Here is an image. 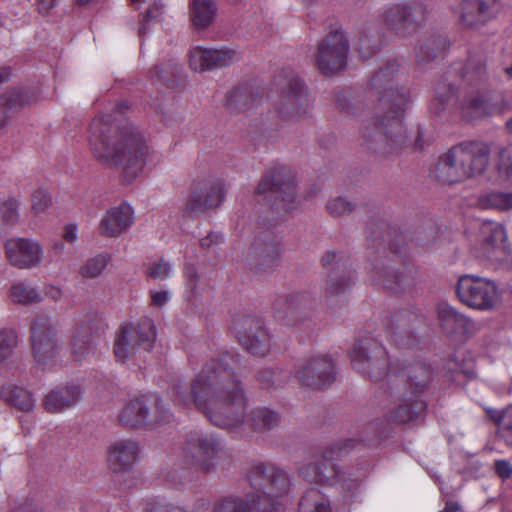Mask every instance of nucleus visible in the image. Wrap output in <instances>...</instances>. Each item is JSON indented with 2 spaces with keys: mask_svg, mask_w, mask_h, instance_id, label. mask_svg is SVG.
Returning <instances> with one entry per match:
<instances>
[{
  "mask_svg": "<svg viewBox=\"0 0 512 512\" xmlns=\"http://www.w3.org/2000/svg\"><path fill=\"white\" fill-rule=\"evenodd\" d=\"M238 357L223 353L219 359L206 363L188 391L178 383L175 394L185 406L203 411L218 427L236 428L247 417L248 397L242 382L235 376Z\"/></svg>",
  "mask_w": 512,
  "mask_h": 512,
  "instance_id": "f257e3e1",
  "label": "nucleus"
},
{
  "mask_svg": "<svg viewBox=\"0 0 512 512\" xmlns=\"http://www.w3.org/2000/svg\"><path fill=\"white\" fill-rule=\"evenodd\" d=\"M405 79L399 73L395 60H388L371 79V87L378 94L380 105L387 109L386 114L378 116L362 134L367 147L376 153L389 155L410 145V136L401 119L409 102Z\"/></svg>",
  "mask_w": 512,
  "mask_h": 512,
  "instance_id": "f03ea898",
  "label": "nucleus"
},
{
  "mask_svg": "<svg viewBox=\"0 0 512 512\" xmlns=\"http://www.w3.org/2000/svg\"><path fill=\"white\" fill-rule=\"evenodd\" d=\"M88 144L102 166L121 171L132 182L143 170L151 150L144 135L130 123L120 124L112 114L95 117L89 127Z\"/></svg>",
  "mask_w": 512,
  "mask_h": 512,
  "instance_id": "7ed1b4c3",
  "label": "nucleus"
},
{
  "mask_svg": "<svg viewBox=\"0 0 512 512\" xmlns=\"http://www.w3.org/2000/svg\"><path fill=\"white\" fill-rule=\"evenodd\" d=\"M489 162L488 147L479 142H462L439 157L435 175L439 182L455 184L483 173Z\"/></svg>",
  "mask_w": 512,
  "mask_h": 512,
  "instance_id": "20e7f679",
  "label": "nucleus"
},
{
  "mask_svg": "<svg viewBox=\"0 0 512 512\" xmlns=\"http://www.w3.org/2000/svg\"><path fill=\"white\" fill-rule=\"evenodd\" d=\"M247 478L252 489V502L263 512L275 511L279 499L286 496L290 490L288 474L271 464L254 465L249 470Z\"/></svg>",
  "mask_w": 512,
  "mask_h": 512,
  "instance_id": "39448f33",
  "label": "nucleus"
},
{
  "mask_svg": "<svg viewBox=\"0 0 512 512\" xmlns=\"http://www.w3.org/2000/svg\"><path fill=\"white\" fill-rule=\"evenodd\" d=\"M220 442L209 435L194 431L187 436L182 450V462L188 467L177 468L168 472L167 478L174 484H184L191 481V469L209 473L213 469L212 458L220 451Z\"/></svg>",
  "mask_w": 512,
  "mask_h": 512,
  "instance_id": "423d86ee",
  "label": "nucleus"
},
{
  "mask_svg": "<svg viewBox=\"0 0 512 512\" xmlns=\"http://www.w3.org/2000/svg\"><path fill=\"white\" fill-rule=\"evenodd\" d=\"M255 194L271 205H280L284 210L295 209L298 201L294 172L285 165L267 169L255 189Z\"/></svg>",
  "mask_w": 512,
  "mask_h": 512,
  "instance_id": "0eeeda50",
  "label": "nucleus"
},
{
  "mask_svg": "<svg viewBox=\"0 0 512 512\" xmlns=\"http://www.w3.org/2000/svg\"><path fill=\"white\" fill-rule=\"evenodd\" d=\"M156 340V328L149 318L138 322L125 323L120 326L115 335L114 355L124 363L137 353L149 352Z\"/></svg>",
  "mask_w": 512,
  "mask_h": 512,
  "instance_id": "6e6552de",
  "label": "nucleus"
},
{
  "mask_svg": "<svg viewBox=\"0 0 512 512\" xmlns=\"http://www.w3.org/2000/svg\"><path fill=\"white\" fill-rule=\"evenodd\" d=\"M31 349L35 360L46 364L59 355L62 340L57 322L49 316H37L30 327Z\"/></svg>",
  "mask_w": 512,
  "mask_h": 512,
  "instance_id": "1a4fd4ad",
  "label": "nucleus"
},
{
  "mask_svg": "<svg viewBox=\"0 0 512 512\" xmlns=\"http://www.w3.org/2000/svg\"><path fill=\"white\" fill-rule=\"evenodd\" d=\"M168 410L156 397H142L129 401L118 415L123 426H154L167 421Z\"/></svg>",
  "mask_w": 512,
  "mask_h": 512,
  "instance_id": "9d476101",
  "label": "nucleus"
},
{
  "mask_svg": "<svg viewBox=\"0 0 512 512\" xmlns=\"http://www.w3.org/2000/svg\"><path fill=\"white\" fill-rule=\"evenodd\" d=\"M225 191L223 183L213 177H202L194 180L191 192L183 206L185 216H198L215 209L222 203Z\"/></svg>",
  "mask_w": 512,
  "mask_h": 512,
  "instance_id": "9b49d317",
  "label": "nucleus"
},
{
  "mask_svg": "<svg viewBox=\"0 0 512 512\" xmlns=\"http://www.w3.org/2000/svg\"><path fill=\"white\" fill-rule=\"evenodd\" d=\"M106 325L95 311L80 315L72 337L71 351L77 360H82L95 353L98 340L105 332Z\"/></svg>",
  "mask_w": 512,
  "mask_h": 512,
  "instance_id": "f8f14e48",
  "label": "nucleus"
},
{
  "mask_svg": "<svg viewBox=\"0 0 512 512\" xmlns=\"http://www.w3.org/2000/svg\"><path fill=\"white\" fill-rule=\"evenodd\" d=\"M349 52V42L342 31L328 33L318 44L316 66L322 74L332 75L344 69Z\"/></svg>",
  "mask_w": 512,
  "mask_h": 512,
  "instance_id": "ddd939ff",
  "label": "nucleus"
},
{
  "mask_svg": "<svg viewBox=\"0 0 512 512\" xmlns=\"http://www.w3.org/2000/svg\"><path fill=\"white\" fill-rule=\"evenodd\" d=\"M509 109L510 103L507 99L491 91H471L460 104L461 116L467 121L500 115Z\"/></svg>",
  "mask_w": 512,
  "mask_h": 512,
  "instance_id": "4468645a",
  "label": "nucleus"
},
{
  "mask_svg": "<svg viewBox=\"0 0 512 512\" xmlns=\"http://www.w3.org/2000/svg\"><path fill=\"white\" fill-rule=\"evenodd\" d=\"M457 295L462 303L478 310L492 309L498 301L496 285L487 279L472 275L459 278Z\"/></svg>",
  "mask_w": 512,
  "mask_h": 512,
  "instance_id": "2eb2a0df",
  "label": "nucleus"
},
{
  "mask_svg": "<svg viewBox=\"0 0 512 512\" xmlns=\"http://www.w3.org/2000/svg\"><path fill=\"white\" fill-rule=\"evenodd\" d=\"M352 363L362 373L374 380L387 374L389 361L385 348L377 340L367 338L360 341L352 350Z\"/></svg>",
  "mask_w": 512,
  "mask_h": 512,
  "instance_id": "dca6fc26",
  "label": "nucleus"
},
{
  "mask_svg": "<svg viewBox=\"0 0 512 512\" xmlns=\"http://www.w3.org/2000/svg\"><path fill=\"white\" fill-rule=\"evenodd\" d=\"M239 343L251 354L265 356L271 348V337L262 321L255 316L240 315L233 321Z\"/></svg>",
  "mask_w": 512,
  "mask_h": 512,
  "instance_id": "f3484780",
  "label": "nucleus"
},
{
  "mask_svg": "<svg viewBox=\"0 0 512 512\" xmlns=\"http://www.w3.org/2000/svg\"><path fill=\"white\" fill-rule=\"evenodd\" d=\"M283 249L281 239L273 231L259 233L248 253V260L256 271H267L277 266Z\"/></svg>",
  "mask_w": 512,
  "mask_h": 512,
  "instance_id": "a211bd4d",
  "label": "nucleus"
},
{
  "mask_svg": "<svg viewBox=\"0 0 512 512\" xmlns=\"http://www.w3.org/2000/svg\"><path fill=\"white\" fill-rule=\"evenodd\" d=\"M311 110L312 100L305 86L297 77H291L277 104L279 115L285 120H300L308 116Z\"/></svg>",
  "mask_w": 512,
  "mask_h": 512,
  "instance_id": "6ab92c4d",
  "label": "nucleus"
},
{
  "mask_svg": "<svg viewBox=\"0 0 512 512\" xmlns=\"http://www.w3.org/2000/svg\"><path fill=\"white\" fill-rule=\"evenodd\" d=\"M422 321L419 315L410 309L393 312L385 323L390 339L402 348L412 347L417 342V332Z\"/></svg>",
  "mask_w": 512,
  "mask_h": 512,
  "instance_id": "aec40b11",
  "label": "nucleus"
},
{
  "mask_svg": "<svg viewBox=\"0 0 512 512\" xmlns=\"http://www.w3.org/2000/svg\"><path fill=\"white\" fill-rule=\"evenodd\" d=\"M335 365L328 355L308 358L297 370L296 377L301 384L312 389H324L335 381Z\"/></svg>",
  "mask_w": 512,
  "mask_h": 512,
  "instance_id": "412c9836",
  "label": "nucleus"
},
{
  "mask_svg": "<svg viewBox=\"0 0 512 512\" xmlns=\"http://www.w3.org/2000/svg\"><path fill=\"white\" fill-rule=\"evenodd\" d=\"M431 369L422 363L405 366L401 371L390 376L391 389L398 396L411 394L417 396L428 387Z\"/></svg>",
  "mask_w": 512,
  "mask_h": 512,
  "instance_id": "4be33fe9",
  "label": "nucleus"
},
{
  "mask_svg": "<svg viewBox=\"0 0 512 512\" xmlns=\"http://www.w3.org/2000/svg\"><path fill=\"white\" fill-rule=\"evenodd\" d=\"M323 266L329 269L326 295L337 297L350 290L354 272L348 260L335 252H326L322 258Z\"/></svg>",
  "mask_w": 512,
  "mask_h": 512,
  "instance_id": "5701e85b",
  "label": "nucleus"
},
{
  "mask_svg": "<svg viewBox=\"0 0 512 512\" xmlns=\"http://www.w3.org/2000/svg\"><path fill=\"white\" fill-rule=\"evenodd\" d=\"M5 254L10 264L19 269H32L41 265L44 250L31 238H12L5 243Z\"/></svg>",
  "mask_w": 512,
  "mask_h": 512,
  "instance_id": "b1692460",
  "label": "nucleus"
},
{
  "mask_svg": "<svg viewBox=\"0 0 512 512\" xmlns=\"http://www.w3.org/2000/svg\"><path fill=\"white\" fill-rule=\"evenodd\" d=\"M140 447L131 439H120L113 442L108 449L107 462L114 473L130 470L137 460Z\"/></svg>",
  "mask_w": 512,
  "mask_h": 512,
  "instance_id": "393cba45",
  "label": "nucleus"
},
{
  "mask_svg": "<svg viewBox=\"0 0 512 512\" xmlns=\"http://www.w3.org/2000/svg\"><path fill=\"white\" fill-rule=\"evenodd\" d=\"M133 211L127 204L113 207L105 213L99 224V232L108 238H116L133 224Z\"/></svg>",
  "mask_w": 512,
  "mask_h": 512,
  "instance_id": "a878e982",
  "label": "nucleus"
},
{
  "mask_svg": "<svg viewBox=\"0 0 512 512\" xmlns=\"http://www.w3.org/2000/svg\"><path fill=\"white\" fill-rule=\"evenodd\" d=\"M82 390L78 385H62L50 390L42 401L43 408L49 413H61L78 404Z\"/></svg>",
  "mask_w": 512,
  "mask_h": 512,
  "instance_id": "bb28decb",
  "label": "nucleus"
},
{
  "mask_svg": "<svg viewBox=\"0 0 512 512\" xmlns=\"http://www.w3.org/2000/svg\"><path fill=\"white\" fill-rule=\"evenodd\" d=\"M299 475L315 484H335L343 478L342 471L327 459H319L299 470Z\"/></svg>",
  "mask_w": 512,
  "mask_h": 512,
  "instance_id": "cd10ccee",
  "label": "nucleus"
},
{
  "mask_svg": "<svg viewBox=\"0 0 512 512\" xmlns=\"http://www.w3.org/2000/svg\"><path fill=\"white\" fill-rule=\"evenodd\" d=\"M420 8L421 6L419 4H395L384 12V23L390 30L405 35L410 26L414 23V12Z\"/></svg>",
  "mask_w": 512,
  "mask_h": 512,
  "instance_id": "c85d7f7f",
  "label": "nucleus"
},
{
  "mask_svg": "<svg viewBox=\"0 0 512 512\" xmlns=\"http://www.w3.org/2000/svg\"><path fill=\"white\" fill-rule=\"evenodd\" d=\"M497 0H463L461 4V21L467 27L484 24L491 16Z\"/></svg>",
  "mask_w": 512,
  "mask_h": 512,
  "instance_id": "c756f323",
  "label": "nucleus"
},
{
  "mask_svg": "<svg viewBox=\"0 0 512 512\" xmlns=\"http://www.w3.org/2000/svg\"><path fill=\"white\" fill-rule=\"evenodd\" d=\"M438 317L442 328L448 334L469 333L472 323L469 318L457 312L447 304L438 306Z\"/></svg>",
  "mask_w": 512,
  "mask_h": 512,
  "instance_id": "7c9ffc66",
  "label": "nucleus"
},
{
  "mask_svg": "<svg viewBox=\"0 0 512 512\" xmlns=\"http://www.w3.org/2000/svg\"><path fill=\"white\" fill-rule=\"evenodd\" d=\"M152 78L170 89H176L185 84L182 67L170 60L157 65L152 72Z\"/></svg>",
  "mask_w": 512,
  "mask_h": 512,
  "instance_id": "2f4dec72",
  "label": "nucleus"
},
{
  "mask_svg": "<svg viewBox=\"0 0 512 512\" xmlns=\"http://www.w3.org/2000/svg\"><path fill=\"white\" fill-rule=\"evenodd\" d=\"M217 7L213 0H190L189 16L197 29L208 28L215 20Z\"/></svg>",
  "mask_w": 512,
  "mask_h": 512,
  "instance_id": "473e14b6",
  "label": "nucleus"
},
{
  "mask_svg": "<svg viewBox=\"0 0 512 512\" xmlns=\"http://www.w3.org/2000/svg\"><path fill=\"white\" fill-rule=\"evenodd\" d=\"M447 41L442 36H433L423 40L417 50V61L428 63L438 57L446 48Z\"/></svg>",
  "mask_w": 512,
  "mask_h": 512,
  "instance_id": "72a5a7b5",
  "label": "nucleus"
},
{
  "mask_svg": "<svg viewBox=\"0 0 512 512\" xmlns=\"http://www.w3.org/2000/svg\"><path fill=\"white\" fill-rule=\"evenodd\" d=\"M10 297L14 303L22 305L38 304L43 299L35 287L24 282H15L11 285Z\"/></svg>",
  "mask_w": 512,
  "mask_h": 512,
  "instance_id": "f704fd0d",
  "label": "nucleus"
},
{
  "mask_svg": "<svg viewBox=\"0 0 512 512\" xmlns=\"http://www.w3.org/2000/svg\"><path fill=\"white\" fill-rule=\"evenodd\" d=\"M405 402L392 412L390 418L393 421L406 423L413 420L424 409L423 401L419 399H412L409 394L406 396H399Z\"/></svg>",
  "mask_w": 512,
  "mask_h": 512,
  "instance_id": "c9c22d12",
  "label": "nucleus"
},
{
  "mask_svg": "<svg viewBox=\"0 0 512 512\" xmlns=\"http://www.w3.org/2000/svg\"><path fill=\"white\" fill-rule=\"evenodd\" d=\"M2 395L6 401L23 412H30L34 408V399L24 388L9 386L2 390Z\"/></svg>",
  "mask_w": 512,
  "mask_h": 512,
  "instance_id": "e433bc0d",
  "label": "nucleus"
},
{
  "mask_svg": "<svg viewBox=\"0 0 512 512\" xmlns=\"http://www.w3.org/2000/svg\"><path fill=\"white\" fill-rule=\"evenodd\" d=\"M299 512H332L326 497L317 489L308 490L299 504Z\"/></svg>",
  "mask_w": 512,
  "mask_h": 512,
  "instance_id": "4c0bfd02",
  "label": "nucleus"
},
{
  "mask_svg": "<svg viewBox=\"0 0 512 512\" xmlns=\"http://www.w3.org/2000/svg\"><path fill=\"white\" fill-rule=\"evenodd\" d=\"M462 77L472 86H484L488 80L484 62L478 59H469L464 66Z\"/></svg>",
  "mask_w": 512,
  "mask_h": 512,
  "instance_id": "58836bf2",
  "label": "nucleus"
},
{
  "mask_svg": "<svg viewBox=\"0 0 512 512\" xmlns=\"http://www.w3.org/2000/svg\"><path fill=\"white\" fill-rule=\"evenodd\" d=\"M481 235L483 243L494 248L503 247L507 239L504 226L495 222L483 223L481 227Z\"/></svg>",
  "mask_w": 512,
  "mask_h": 512,
  "instance_id": "ea45409f",
  "label": "nucleus"
},
{
  "mask_svg": "<svg viewBox=\"0 0 512 512\" xmlns=\"http://www.w3.org/2000/svg\"><path fill=\"white\" fill-rule=\"evenodd\" d=\"M250 421L256 431L270 430L279 424V416L267 408H257L251 412Z\"/></svg>",
  "mask_w": 512,
  "mask_h": 512,
  "instance_id": "a19ab883",
  "label": "nucleus"
},
{
  "mask_svg": "<svg viewBox=\"0 0 512 512\" xmlns=\"http://www.w3.org/2000/svg\"><path fill=\"white\" fill-rule=\"evenodd\" d=\"M110 257L107 254H97L87 259L79 268V274L85 279L99 277L106 268Z\"/></svg>",
  "mask_w": 512,
  "mask_h": 512,
  "instance_id": "79ce46f5",
  "label": "nucleus"
},
{
  "mask_svg": "<svg viewBox=\"0 0 512 512\" xmlns=\"http://www.w3.org/2000/svg\"><path fill=\"white\" fill-rule=\"evenodd\" d=\"M213 512H253L248 499L240 496H227L217 501Z\"/></svg>",
  "mask_w": 512,
  "mask_h": 512,
  "instance_id": "37998d69",
  "label": "nucleus"
},
{
  "mask_svg": "<svg viewBox=\"0 0 512 512\" xmlns=\"http://www.w3.org/2000/svg\"><path fill=\"white\" fill-rule=\"evenodd\" d=\"M18 343L19 338L15 330L9 328L0 329V364L12 357Z\"/></svg>",
  "mask_w": 512,
  "mask_h": 512,
  "instance_id": "c03bdc74",
  "label": "nucleus"
},
{
  "mask_svg": "<svg viewBox=\"0 0 512 512\" xmlns=\"http://www.w3.org/2000/svg\"><path fill=\"white\" fill-rule=\"evenodd\" d=\"M211 50V68H223L231 65L240 59V53L230 47L210 48Z\"/></svg>",
  "mask_w": 512,
  "mask_h": 512,
  "instance_id": "a18cd8bd",
  "label": "nucleus"
},
{
  "mask_svg": "<svg viewBox=\"0 0 512 512\" xmlns=\"http://www.w3.org/2000/svg\"><path fill=\"white\" fill-rule=\"evenodd\" d=\"M227 107L232 111H242L252 105L250 89L246 86L238 87L229 92L226 101Z\"/></svg>",
  "mask_w": 512,
  "mask_h": 512,
  "instance_id": "49530a36",
  "label": "nucleus"
},
{
  "mask_svg": "<svg viewBox=\"0 0 512 512\" xmlns=\"http://www.w3.org/2000/svg\"><path fill=\"white\" fill-rule=\"evenodd\" d=\"M1 102L7 110H11L31 105L35 102V97L27 90H12L2 97Z\"/></svg>",
  "mask_w": 512,
  "mask_h": 512,
  "instance_id": "de8ad7c7",
  "label": "nucleus"
},
{
  "mask_svg": "<svg viewBox=\"0 0 512 512\" xmlns=\"http://www.w3.org/2000/svg\"><path fill=\"white\" fill-rule=\"evenodd\" d=\"M210 48L194 47L189 53V64L192 70L203 72L212 70Z\"/></svg>",
  "mask_w": 512,
  "mask_h": 512,
  "instance_id": "09e8293b",
  "label": "nucleus"
},
{
  "mask_svg": "<svg viewBox=\"0 0 512 512\" xmlns=\"http://www.w3.org/2000/svg\"><path fill=\"white\" fill-rule=\"evenodd\" d=\"M481 204L485 208L507 210L512 208V193L490 192L481 197Z\"/></svg>",
  "mask_w": 512,
  "mask_h": 512,
  "instance_id": "8fccbe9b",
  "label": "nucleus"
},
{
  "mask_svg": "<svg viewBox=\"0 0 512 512\" xmlns=\"http://www.w3.org/2000/svg\"><path fill=\"white\" fill-rule=\"evenodd\" d=\"M356 204L345 197L337 196L326 203L328 214L334 218L349 215L355 210Z\"/></svg>",
  "mask_w": 512,
  "mask_h": 512,
  "instance_id": "3c124183",
  "label": "nucleus"
},
{
  "mask_svg": "<svg viewBox=\"0 0 512 512\" xmlns=\"http://www.w3.org/2000/svg\"><path fill=\"white\" fill-rule=\"evenodd\" d=\"M171 273V265L163 258L152 261L147 264L145 274L154 280H166Z\"/></svg>",
  "mask_w": 512,
  "mask_h": 512,
  "instance_id": "603ef678",
  "label": "nucleus"
},
{
  "mask_svg": "<svg viewBox=\"0 0 512 512\" xmlns=\"http://www.w3.org/2000/svg\"><path fill=\"white\" fill-rule=\"evenodd\" d=\"M411 282V277L404 273L397 272L386 273L382 280L384 287L395 291L404 290L407 286L411 284Z\"/></svg>",
  "mask_w": 512,
  "mask_h": 512,
  "instance_id": "864d4df0",
  "label": "nucleus"
},
{
  "mask_svg": "<svg viewBox=\"0 0 512 512\" xmlns=\"http://www.w3.org/2000/svg\"><path fill=\"white\" fill-rule=\"evenodd\" d=\"M501 437L512 446V405L507 407L497 419Z\"/></svg>",
  "mask_w": 512,
  "mask_h": 512,
  "instance_id": "5fc2aeb1",
  "label": "nucleus"
},
{
  "mask_svg": "<svg viewBox=\"0 0 512 512\" xmlns=\"http://www.w3.org/2000/svg\"><path fill=\"white\" fill-rule=\"evenodd\" d=\"M18 204L15 200L0 201V225L13 224L17 219Z\"/></svg>",
  "mask_w": 512,
  "mask_h": 512,
  "instance_id": "6e6d98bb",
  "label": "nucleus"
},
{
  "mask_svg": "<svg viewBox=\"0 0 512 512\" xmlns=\"http://www.w3.org/2000/svg\"><path fill=\"white\" fill-rule=\"evenodd\" d=\"M499 169L509 181H512V145L500 151Z\"/></svg>",
  "mask_w": 512,
  "mask_h": 512,
  "instance_id": "4d7b16f0",
  "label": "nucleus"
},
{
  "mask_svg": "<svg viewBox=\"0 0 512 512\" xmlns=\"http://www.w3.org/2000/svg\"><path fill=\"white\" fill-rule=\"evenodd\" d=\"M51 204V198L45 190H37L32 195V209L35 213L44 212Z\"/></svg>",
  "mask_w": 512,
  "mask_h": 512,
  "instance_id": "13d9d810",
  "label": "nucleus"
},
{
  "mask_svg": "<svg viewBox=\"0 0 512 512\" xmlns=\"http://www.w3.org/2000/svg\"><path fill=\"white\" fill-rule=\"evenodd\" d=\"M494 471L501 479H509L512 476V464L507 460H496Z\"/></svg>",
  "mask_w": 512,
  "mask_h": 512,
  "instance_id": "bf43d9fd",
  "label": "nucleus"
},
{
  "mask_svg": "<svg viewBox=\"0 0 512 512\" xmlns=\"http://www.w3.org/2000/svg\"><path fill=\"white\" fill-rule=\"evenodd\" d=\"M169 300V293L167 291H154L151 292V305L162 307Z\"/></svg>",
  "mask_w": 512,
  "mask_h": 512,
  "instance_id": "052dcab7",
  "label": "nucleus"
},
{
  "mask_svg": "<svg viewBox=\"0 0 512 512\" xmlns=\"http://www.w3.org/2000/svg\"><path fill=\"white\" fill-rule=\"evenodd\" d=\"M221 242V236L215 233H209L204 238L200 239V246L203 249H210L212 246Z\"/></svg>",
  "mask_w": 512,
  "mask_h": 512,
  "instance_id": "680f3d73",
  "label": "nucleus"
},
{
  "mask_svg": "<svg viewBox=\"0 0 512 512\" xmlns=\"http://www.w3.org/2000/svg\"><path fill=\"white\" fill-rule=\"evenodd\" d=\"M258 379L265 388H270L275 384V373L271 370L259 373Z\"/></svg>",
  "mask_w": 512,
  "mask_h": 512,
  "instance_id": "e2e57ef3",
  "label": "nucleus"
},
{
  "mask_svg": "<svg viewBox=\"0 0 512 512\" xmlns=\"http://www.w3.org/2000/svg\"><path fill=\"white\" fill-rule=\"evenodd\" d=\"M37 10L39 13L43 15H47L51 9H53L56 5L58 0H35Z\"/></svg>",
  "mask_w": 512,
  "mask_h": 512,
  "instance_id": "0e129e2a",
  "label": "nucleus"
},
{
  "mask_svg": "<svg viewBox=\"0 0 512 512\" xmlns=\"http://www.w3.org/2000/svg\"><path fill=\"white\" fill-rule=\"evenodd\" d=\"M144 512H166V502L163 500H151L147 502Z\"/></svg>",
  "mask_w": 512,
  "mask_h": 512,
  "instance_id": "69168bd1",
  "label": "nucleus"
},
{
  "mask_svg": "<svg viewBox=\"0 0 512 512\" xmlns=\"http://www.w3.org/2000/svg\"><path fill=\"white\" fill-rule=\"evenodd\" d=\"M356 444H357V442L355 440L348 439V440H344V441L336 443L333 446V449L335 450V452L338 455H341L343 452H348V451L352 450Z\"/></svg>",
  "mask_w": 512,
  "mask_h": 512,
  "instance_id": "338daca9",
  "label": "nucleus"
},
{
  "mask_svg": "<svg viewBox=\"0 0 512 512\" xmlns=\"http://www.w3.org/2000/svg\"><path fill=\"white\" fill-rule=\"evenodd\" d=\"M45 296L52 299L55 302H59L63 297V292L60 288L49 285L45 287Z\"/></svg>",
  "mask_w": 512,
  "mask_h": 512,
  "instance_id": "774afa93",
  "label": "nucleus"
}]
</instances>
